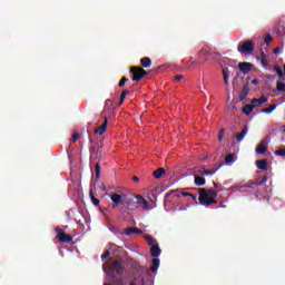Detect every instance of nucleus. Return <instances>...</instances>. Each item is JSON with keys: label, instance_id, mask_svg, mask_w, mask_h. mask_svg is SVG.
Instances as JSON below:
<instances>
[{"label": "nucleus", "instance_id": "1", "mask_svg": "<svg viewBox=\"0 0 285 285\" xmlns=\"http://www.w3.org/2000/svg\"><path fill=\"white\" fill-rule=\"evenodd\" d=\"M199 204L202 206H210L212 204H217V191L199 188Z\"/></svg>", "mask_w": 285, "mask_h": 285}, {"label": "nucleus", "instance_id": "2", "mask_svg": "<svg viewBox=\"0 0 285 285\" xmlns=\"http://www.w3.org/2000/svg\"><path fill=\"white\" fill-rule=\"evenodd\" d=\"M198 55L205 57L206 61L219 59V57H222L219 52L213 51L208 46H204Z\"/></svg>", "mask_w": 285, "mask_h": 285}, {"label": "nucleus", "instance_id": "3", "mask_svg": "<svg viewBox=\"0 0 285 285\" xmlns=\"http://www.w3.org/2000/svg\"><path fill=\"white\" fill-rule=\"evenodd\" d=\"M237 50L240 52V55H250L255 51V43H253V41L250 40L239 42L237 46Z\"/></svg>", "mask_w": 285, "mask_h": 285}, {"label": "nucleus", "instance_id": "4", "mask_svg": "<svg viewBox=\"0 0 285 285\" xmlns=\"http://www.w3.org/2000/svg\"><path fill=\"white\" fill-rule=\"evenodd\" d=\"M130 72H131V75H134V78H132L134 81H141V79H144V77H146V75H148V71H146L141 67H132L130 69Z\"/></svg>", "mask_w": 285, "mask_h": 285}, {"label": "nucleus", "instance_id": "5", "mask_svg": "<svg viewBox=\"0 0 285 285\" xmlns=\"http://www.w3.org/2000/svg\"><path fill=\"white\" fill-rule=\"evenodd\" d=\"M56 233H57L56 237L58 242H60L61 244H70V242H72V236L66 234L63 229L57 227Z\"/></svg>", "mask_w": 285, "mask_h": 285}, {"label": "nucleus", "instance_id": "6", "mask_svg": "<svg viewBox=\"0 0 285 285\" xmlns=\"http://www.w3.org/2000/svg\"><path fill=\"white\" fill-rule=\"evenodd\" d=\"M218 168H222V165H219L215 169H200L198 171V175H195V179H204V176L215 175V173H217Z\"/></svg>", "mask_w": 285, "mask_h": 285}, {"label": "nucleus", "instance_id": "7", "mask_svg": "<svg viewBox=\"0 0 285 285\" xmlns=\"http://www.w3.org/2000/svg\"><path fill=\"white\" fill-rule=\"evenodd\" d=\"M111 268H114L117 275H124V271H125L124 262H121L120 259H116Z\"/></svg>", "mask_w": 285, "mask_h": 285}, {"label": "nucleus", "instance_id": "8", "mask_svg": "<svg viewBox=\"0 0 285 285\" xmlns=\"http://www.w3.org/2000/svg\"><path fill=\"white\" fill-rule=\"evenodd\" d=\"M238 68L243 72V75H248V72H250V70H253V63H250V62H239Z\"/></svg>", "mask_w": 285, "mask_h": 285}, {"label": "nucleus", "instance_id": "9", "mask_svg": "<svg viewBox=\"0 0 285 285\" xmlns=\"http://www.w3.org/2000/svg\"><path fill=\"white\" fill-rule=\"evenodd\" d=\"M268 150V144L266 140H262L261 144L256 147L257 155H266V151Z\"/></svg>", "mask_w": 285, "mask_h": 285}, {"label": "nucleus", "instance_id": "10", "mask_svg": "<svg viewBox=\"0 0 285 285\" xmlns=\"http://www.w3.org/2000/svg\"><path fill=\"white\" fill-rule=\"evenodd\" d=\"M124 196V193L118 191L117 194H111L110 199L114 204V206H119L121 204V197Z\"/></svg>", "mask_w": 285, "mask_h": 285}, {"label": "nucleus", "instance_id": "11", "mask_svg": "<svg viewBox=\"0 0 285 285\" xmlns=\"http://www.w3.org/2000/svg\"><path fill=\"white\" fill-rule=\"evenodd\" d=\"M108 128V118L105 117L104 124L95 129L96 135H104Z\"/></svg>", "mask_w": 285, "mask_h": 285}, {"label": "nucleus", "instance_id": "12", "mask_svg": "<svg viewBox=\"0 0 285 285\" xmlns=\"http://www.w3.org/2000/svg\"><path fill=\"white\" fill-rule=\"evenodd\" d=\"M266 101H268V98H266V96H261V98H254L253 100H252V104L254 105V106H257V108L259 107V106H264V104H266Z\"/></svg>", "mask_w": 285, "mask_h": 285}, {"label": "nucleus", "instance_id": "13", "mask_svg": "<svg viewBox=\"0 0 285 285\" xmlns=\"http://www.w3.org/2000/svg\"><path fill=\"white\" fill-rule=\"evenodd\" d=\"M164 175H166V169L164 167H159L153 171V177H155V179H161Z\"/></svg>", "mask_w": 285, "mask_h": 285}, {"label": "nucleus", "instance_id": "14", "mask_svg": "<svg viewBox=\"0 0 285 285\" xmlns=\"http://www.w3.org/2000/svg\"><path fill=\"white\" fill-rule=\"evenodd\" d=\"M248 92H250V88L248 87V83H246L243 86V90L239 94L240 101H244V99L248 97Z\"/></svg>", "mask_w": 285, "mask_h": 285}, {"label": "nucleus", "instance_id": "15", "mask_svg": "<svg viewBox=\"0 0 285 285\" xmlns=\"http://www.w3.org/2000/svg\"><path fill=\"white\" fill-rule=\"evenodd\" d=\"M151 257H159L161 255V248H159V244L153 245L150 247Z\"/></svg>", "mask_w": 285, "mask_h": 285}, {"label": "nucleus", "instance_id": "16", "mask_svg": "<svg viewBox=\"0 0 285 285\" xmlns=\"http://www.w3.org/2000/svg\"><path fill=\"white\" fill-rule=\"evenodd\" d=\"M140 66L141 68H150V66H153V60L148 57H144L140 59Z\"/></svg>", "mask_w": 285, "mask_h": 285}, {"label": "nucleus", "instance_id": "17", "mask_svg": "<svg viewBox=\"0 0 285 285\" xmlns=\"http://www.w3.org/2000/svg\"><path fill=\"white\" fill-rule=\"evenodd\" d=\"M246 135H248V125H245L242 132L236 136V141H243Z\"/></svg>", "mask_w": 285, "mask_h": 285}, {"label": "nucleus", "instance_id": "18", "mask_svg": "<svg viewBox=\"0 0 285 285\" xmlns=\"http://www.w3.org/2000/svg\"><path fill=\"white\" fill-rule=\"evenodd\" d=\"M256 166H257L258 170H266V168H268V160H266V159L257 160Z\"/></svg>", "mask_w": 285, "mask_h": 285}, {"label": "nucleus", "instance_id": "19", "mask_svg": "<svg viewBox=\"0 0 285 285\" xmlns=\"http://www.w3.org/2000/svg\"><path fill=\"white\" fill-rule=\"evenodd\" d=\"M254 108H257V105H245L244 108H243V112L244 115H250V112H253V109Z\"/></svg>", "mask_w": 285, "mask_h": 285}, {"label": "nucleus", "instance_id": "20", "mask_svg": "<svg viewBox=\"0 0 285 285\" xmlns=\"http://www.w3.org/2000/svg\"><path fill=\"white\" fill-rule=\"evenodd\" d=\"M89 197H90L91 203L94 204V206H99V204H101L99 198L95 197V191H92V189L89 190Z\"/></svg>", "mask_w": 285, "mask_h": 285}, {"label": "nucleus", "instance_id": "21", "mask_svg": "<svg viewBox=\"0 0 285 285\" xmlns=\"http://www.w3.org/2000/svg\"><path fill=\"white\" fill-rule=\"evenodd\" d=\"M136 199H138V204L141 206V208H148V202L144 199L142 196H136Z\"/></svg>", "mask_w": 285, "mask_h": 285}, {"label": "nucleus", "instance_id": "22", "mask_svg": "<svg viewBox=\"0 0 285 285\" xmlns=\"http://www.w3.org/2000/svg\"><path fill=\"white\" fill-rule=\"evenodd\" d=\"M145 239L149 246H155L157 244V240L150 235H145Z\"/></svg>", "mask_w": 285, "mask_h": 285}, {"label": "nucleus", "instance_id": "23", "mask_svg": "<svg viewBox=\"0 0 285 285\" xmlns=\"http://www.w3.org/2000/svg\"><path fill=\"white\" fill-rule=\"evenodd\" d=\"M95 173H96V179H101V165H99V163L96 164Z\"/></svg>", "mask_w": 285, "mask_h": 285}, {"label": "nucleus", "instance_id": "24", "mask_svg": "<svg viewBox=\"0 0 285 285\" xmlns=\"http://www.w3.org/2000/svg\"><path fill=\"white\" fill-rule=\"evenodd\" d=\"M261 63L262 66H268V58L266 57V53H264V51L261 52Z\"/></svg>", "mask_w": 285, "mask_h": 285}, {"label": "nucleus", "instance_id": "25", "mask_svg": "<svg viewBox=\"0 0 285 285\" xmlns=\"http://www.w3.org/2000/svg\"><path fill=\"white\" fill-rule=\"evenodd\" d=\"M275 108H277V105H272V106H269L267 108H264L262 110V112H264L265 115H271V112H273V110H275Z\"/></svg>", "mask_w": 285, "mask_h": 285}, {"label": "nucleus", "instance_id": "26", "mask_svg": "<svg viewBox=\"0 0 285 285\" xmlns=\"http://www.w3.org/2000/svg\"><path fill=\"white\" fill-rule=\"evenodd\" d=\"M109 250H111V253H121V247L116 244H109Z\"/></svg>", "mask_w": 285, "mask_h": 285}, {"label": "nucleus", "instance_id": "27", "mask_svg": "<svg viewBox=\"0 0 285 285\" xmlns=\"http://www.w3.org/2000/svg\"><path fill=\"white\" fill-rule=\"evenodd\" d=\"M157 268H159V258H154L153 259V266H151L150 271L153 273H155V271H157Z\"/></svg>", "mask_w": 285, "mask_h": 285}, {"label": "nucleus", "instance_id": "28", "mask_svg": "<svg viewBox=\"0 0 285 285\" xmlns=\"http://www.w3.org/2000/svg\"><path fill=\"white\" fill-rule=\"evenodd\" d=\"M112 284L115 285H126V281L124 279V277H119V278H112Z\"/></svg>", "mask_w": 285, "mask_h": 285}, {"label": "nucleus", "instance_id": "29", "mask_svg": "<svg viewBox=\"0 0 285 285\" xmlns=\"http://www.w3.org/2000/svg\"><path fill=\"white\" fill-rule=\"evenodd\" d=\"M225 161H226V164H233V161H235V155L234 154H228L225 157Z\"/></svg>", "mask_w": 285, "mask_h": 285}, {"label": "nucleus", "instance_id": "30", "mask_svg": "<svg viewBox=\"0 0 285 285\" xmlns=\"http://www.w3.org/2000/svg\"><path fill=\"white\" fill-rule=\"evenodd\" d=\"M276 90H277L278 92H284V91H285V83L282 82V81L277 82V85H276Z\"/></svg>", "mask_w": 285, "mask_h": 285}, {"label": "nucleus", "instance_id": "31", "mask_svg": "<svg viewBox=\"0 0 285 285\" xmlns=\"http://www.w3.org/2000/svg\"><path fill=\"white\" fill-rule=\"evenodd\" d=\"M262 184H266V179L259 180L258 183H250L247 188H255V186H262Z\"/></svg>", "mask_w": 285, "mask_h": 285}, {"label": "nucleus", "instance_id": "32", "mask_svg": "<svg viewBox=\"0 0 285 285\" xmlns=\"http://www.w3.org/2000/svg\"><path fill=\"white\" fill-rule=\"evenodd\" d=\"M274 70L278 75L279 79H284V71H282V68L275 66Z\"/></svg>", "mask_w": 285, "mask_h": 285}, {"label": "nucleus", "instance_id": "33", "mask_svg": "<svg viewBox=\"0 0 285 285\" xmlns=\"http://www.w3.org/2000/svg\"><path fill=\"white\" fill-rule=\"evenodd\" d=\"M125 235H127V237H130V235H135V227H127L125 229Z\"/></svg>", "mask_w": 285, "mask_h": 285}, {"label": "nucleus", "instance_id": "34", "mask_svg": "<svg viewBox=\"0 0 285 285\" xmlns=\"http://www.w3.org/2000/svg\"><path fill=\"white\" fill-rule=\"evenodd\" d=\"M277 157H285V147L274 151Z\"/></svg>", "mask_w": 285, "mask_h": 285}, {"label": "nucleus", "instance_id": "35", "mask_svg": "<svg viewBox=\"0 0 285 285\" xmlns=\"http://www.w3.org/2000/svg\"><path fill=\"white\" fill-rule=\"evenodd\" d=\"M223 79L226 86H228V71L223 69Z\"/></svg>", "mask_w": 285, "mask_h": 285}, {"label": "nucleus", "instance_id": "36", "mask_svg": "<svg viewBox=\"0 0 285 285\" xmlns=\"http://www.w3.org/2000/svg\"><path fill=\"white\" fill-rule=\"evenodd\" d=\"M126 83H128V78L122 77L121 80L118 83V87L124 88V86H126Z\"/></svg>", "mask_w": 285, "mask_h": 285}, {"label": "nucleus", "instance_id": "37", "mask_svg": "<svg viewBox=\"0 0 285 285\" xmlns=\"http://www.w3.org/2000/svg\"><path fill=\"white\" fill-rule=\"evenodd\" d=\"M196 186H206V179H195Z\"/></svg>", "mask_w": 285, "mask_h": 285}, {"label": "nucleus", "instance_id": "38", "mask_svg": "<svg viewBox=\"0 0 285 285\" xmlns=\"http://www.w3.org/2000/svg\"><path fill=\"white\" fill-rule=\"evenodd\" d=\"M224 132H226V129H220L218 132V141H223L224 140Z\"/></svg>", "mask_w": 285, "mask_h": 285}, {"label": "nucleus", "instance_id": "39", "mask_svg": "<svg viewBox=\"0 0 285 285\" xmlns=\"http://www.w3.org/2000/svg\"><path fill=\"white\" fill-rule=\"evenodd\" d=\"M265 43L269 46V43L273 41V37L271 35H267L264 39Z\"/></svg>", "mask_w": 285, "mask_h": 285}, {"label": "nucleus", "instance_id": "40", "mask_svg": "<svg viewBox=\"0 0 285 285\" xmlns=\"http://www.w3.org/2000/svg\"><path fill=\"white\" fill-rule=\"evenodd\" d=\"M108 257H110V252L106 250L102 255H101V259L104 262V259H108Z\"/></svg>", "mask_w": 285, "mask_h": 285}, {"label": "nucleus", "instance_id": "41", "mask_svg": "<svg viewBox=\"0 0 285 285\" xmlns=\"http://www.w3.org/2000/svg\"><path fill=\"white\" fill-rule=\"evenodd\" d=\"M79 137H81V135H79V132L75 131L72 135V141H77L79 139Z\"/></svg>", "mask_w": 285, "mask_h": 285}, {"label": "nucleus", "instance_id": "42", "mask_svg": "<svg viewBox=\"0 0 285 285\" xmlns=\"http://www.w3.org/2000/svg\"><path fill=\"white\" fill-rule=\"evenodd\" d=\"M174 79L175 81H181V79H184V75H176Z\"/></svg>", "mask_w": 285, "mask_h": 285}, {"label": "nucleus", "instance_id": "43", "mask_svg": "<svg viewBox=\"0 0 285 285\" xmlns=\"http://www.w3.org/2000/svg\"><path fill=\"white\" fill-rule=\"evenodd\" d=\"M142 233L144 232L141 229L135 227V235H142Z\"/></svg>", "mask_w": 285, "mask_h": 285}, {"label": "nucleus", "instance_id": "44", "mask_svg": "<svg viewBox=\"0 0 285 285\" xmlns=\"http://www.w3.org/2000/svg\"><path fill=\"white\" fill-rule=\"evenodd\" d=\"M125 99H126V96L120 94V104H119L120 106H121V104H124Z\"/></svg>", "mask_w": 285, "mask_h": 285}, {"label": "nucleus", "instance_id": "45", "mask_svg": "<svg viewBox=\"0 0 285 285\" xmlns=\"http://www.w3.org/2000/svg\"><path fill=\"white\" fill-rule=\"evenodd\" d=\"M252 85H253V86H258V85H259V80L253 79V80H252Z\"/></svg>", "mask_w": 285, "mask_h": 285}, {"label": "nucleus", "instance_id": "46", "mask_svg": "<svg viewBox=\"0 0 285 285\" xmlns=\"http://www.w3.org/2000/svg\"><path fill=\"white\" fill-rule=\"evenodd\" d=\"M157 193H159V186H157V187H155V188L153 189V195H157Z\"/></svg>", "mask_w": 285, "mask_h": 285}, {"label": "nucleus", "instance_id": "47", "mask_svg": "<svg viewBox=\"0 0 285 285\" xmlns=\"http://www.w3.org/2000/svg\"><path fill=\"white\" fill-rule=\"evenodd\" d=\"M180 195H183V197H190V193H186V191H181V194Z\"/></svg>", "mask_w": 285, "mask_h": 285}, {"label": "nucleus", "instance_id": "48", "mask_svg": "<svg viewBox=\"0 0 285 285\" xmlns=\"http://www.w3.org/2000/svg\"><path fill=\"white\" fill-rule=\"evenodd\" d=\"M109 269L106 268V266H104V273H110V268H112V266L108 265Z\"/></svg>", "mask_w": 285, "mask_h": 285}, {"label": "nucleus", "instance_id": "49", "mask_svg": "<svg viewBox=\"0 0 285 285\" xmlns=\"http://www.w3.org/2000/svg\"><path fill=\"white\" fill-rule=\"evenodd\" d=\"M124 92H126V95L128 96V95L132 94V89L124 90Z\"/></svg>", "mask_w": 285, "mask_h": 285}, {"label": "nucleus", "instance_id": "50", "mask_svg": "<svg viewBox=\"0 0 285 285\" xmlns=\"http://www.w3.org/2000/svg\"><path fill=\"white\" fill-rule=\"evenodd\" d=\"M274 55H279V48L274 49Z\"/></svg>", "mask_w": 285, "mask_h": 285}, {"label": "nucleus", "instance_id": "51", "mask_svg": "<svg viewBox=\"0 0 285 285\" xmlns=\"http://www.w3.org/2000/svg\"><path fill=\"white\" fill-rule=\"evenodd\" d=\"M190 66H199V61H191Z\"/></svg>", "mask_w": 285, "mask_h": 285}, {"label": "nucleus", "instance_id": "52", "mask_svg": "<svg viewBox=\"0 0 285 285\" xmlns=\"http://www.w3.org/2000/svg\"><path fill=\"white\" fill-rule=\"evenodd\" d=\"M136 279H137V278H134V279L129 283V285H137Z\"/></svg>", "mask_w": 285, "mask_h": 285}, {"label": "nucleus", "instance_id": "53", "mask_svg": "<svg viewBox=\"0 0 285 285\" xmlns=\"http://www.w3.org/2000/svg\"><path fill=\"white\" fill-rule=\"evenodd\" d=\"M191 199H194V202L197 200V196H195L194 194L190 195Z\"/></svg>", "mask_w": 285, "mask_h": 285}, {"label": "nucleus", "instance_id": "54", "mask_svg": "<svg viewBox=\"0 0 285 285\" xmlns=\"http://www.w3.org/2000/svg\"><path fill=\"white\" fill-rule=\"evenodd\" d=\"M88 137H89L90 144H92V137L90 135Z\"/></svg>", "mask_w": 285, "mask_h": 285}, {"label": "nucleus", "instance_id": "55", "mask_svg": "<svg viewBox=\"0 0 285 285\" xmlns=\"http://www.w3.org/2000/svg\"><path fill=\"white\" fill-rule=\"evenodd\" d=\"M169 195H171V193L166 194V196H165V197H166V199H168V196H169Z\"/></svg>", "mask_w": 285, "mask_h": 285}, {"label": "nucleus", "instance_id": "56", "mask_svg": "<svg viewBox=\"0 0 285 285\" xmlns=\"http://www.w3.org/2000/svg\"><path fill=\"white\" fill-rule=\"evenodd\" d=\"M131 179H139V177H137V176H134V177H131Z\"/></svg>", "mask_w": 285, "mask_h": 285}, {"label": "nucleus", "instance_id": "57", "mask_svg": "<svg viewBox=\"0 0 285 285\" xmlns=\"http://www.w3.org/2000/svg\"><path fill=\"white\" fill-rule=\"evenodd\" d=\"M121 95H124L125 97H127V94H126L125 91H122Z\"/></svg>", "mask_w": 285, "mask_h": 285}, {"label": "nucleus", "instance_id": "58", "mask_svg": "<svg viewBox=\"0 0 285 285\" xmlns=\"http://www.w3.org/2000/svg\"><path fill=\"white\" fill-rule=\"evenodd\" d=\"M101 188V190H106V186H102V187H100Z\"/></svg>", "mask_w": 285, "mask_h": 285}, {"label": "nucleus", "instance_id": "59", "mask_svg": "<svg viewBox=\"0 0 285 285\" xmlns=\"http://www.w3.org/2000/svg\"><path fill=\"white\" fill-rule=\"evenodd\" d=\"M214 186L217 187V183L216 181H213Z\"/></svg>", "mask_w": 285, "mask_h": 285}, {"label": "nucleus", "instance_id": "60", "mask_svg": "<svg viewBox=\"0 0 285 285\" xmlns=\"http://www.w3.org/2000/svg\"><path fill=\"white\" fill-rule=\"evenodd\" d=\"M177 197H181V194H177Z\"/></svg>", "mask_w": 285, "mask_h": 285}, {"label": "nucleus", "instance_id": "61", "mask_svg": "<svg viewBox=\"0 0 285 285\" xmlns=\"http://www.w3.org/2000/svg\"><path fill=\"white\" fill-rule=\"evenodd\" d=\"M164 190H166V188H165V189H161L160 193H164Z\"/></svg>", "mask_w": 285, "mask_h": 285}]
</instances>
